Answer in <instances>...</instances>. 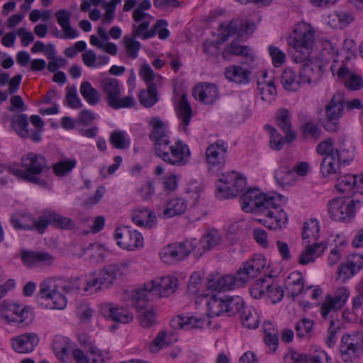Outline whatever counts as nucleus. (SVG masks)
I'll return each instance as SVG.
<instances>
[{
    "label": "nucleus",
    "mask_w": 363,
    "mask_h": 363,
    "mask_svg": "<svg viewBox=\"0 0 363 363\" xmlns=\"http://www.w3.org/2000/svg\"><path fill=\"white\" fill-rule=\"evenodd\" d=\"M314 33L306 25L299 26L294 30L288 38V44L294 49L292 56L294 62L301 63L309 58L315 42Z\"/></svg>",
    "instance_id": "f257e3e1"
},
{
    "label": "nucleus",
    "mask_w": 363,
    "mask_h": 363,
    "mask_svg": "<svg viewBox=\"0 0 363 363\" xmlns=\"http://www.w3.org/2000/svg\"><path fill=\"white\" fill-rule=\"evenodd\" d=\"M153 283H145L143 287L135 290L132 294L131 302L138 312L140 325L145 328L152 327L156 324L154 309L148 307L147 301L152 300L151 293L154 289Z\"/></svg>",
    "instance_id": "f03ea898"
},
{
    "label": "nucleus",
    "mask_w": 363,
    "mask_h": 363,
    "mask_svg": "<svg viewBox=\"0 0 363 363\" xmlns=\"http://www.w3.org/2000/svg\"><path fill=\"white\" fill-rule=\"evenodd\" d=\"M284 198L281 194L269 195L260 191L257 212L263 213L272 220V225L274 226L270 225L269 228H281L288 221L287 214L279 203Z\"/></svg>",
    "instance_id": "7ed1b4c3"
},
{
    "label": "nucleus",
    "mask_w": 363,
    "mask_h": 363,
    "mask_svg": "<svg viewBox=\"0 0 363 363\" xmlns=\"http://www.w3.org/2000/svg\"><path fill=\"white\" fill-rule=\"evenodd\" d=\"M125 267L122 264H111L100 270L97 277L87 279L84 290L93 294L103 288H108L114 281L124 274Z\"/></svg>",
    "instance_id": "20e7f679"
},
{
    "label": "nucleus",
    "mask_w": 363,
    "mask_h": 363,
    "mask_svg": "<svg viewBox=\"0 0 363 363\" xmlns=\"http://www.w3.org/2000/svg\"><path fill=\"white\" fill-rule=\"evenodd\" d=\"M100 88L106 95L107 104L114 109L131 107L133 98L126 96L121 98L120 82L115 78H104L100 81Z\"/></svg>",
    "instance_id": "39448f33"
},
{
    "label": "nucleus",
    "mask_w": 363,
    "mask_h": 363,
    "mask_svg": "<svg viewBox=\"0 0 363 363\" xmlns=\"http://www.w3.org/2000/svg\"><path fill=\"white\" fill-rule=\"evenodd\" d=\"M359 198L347 201L343 198H336L328 202V212L336 221L350 222L355 216V203H359Z\"/></svg>",
    "instance_id": "423d86ee"
},
{
    "label": "nucleus",
    "mask_w": 363,
    "mask_h": 363,
    "mask_svg": "<svg viewBox=\"0 0 363 363\" xmlns=\"http://www.w3.org/2000/svg\"><path fill=\"white\" fill-rule=\"evenodd\" d=\"M247 281L244 274L238 269L235 275L227 274L223 277L210 275L207 279L206 286L213 291L232 290L245 286Z\"/></svg>",
    "instance_id": "0eeeda50"
},
{
    "label": "nucleus",
    "mask_w": 363,
    "mask_h": 363,
    "mask_svg": "<svg viewBox=\"0 0 363 363\" xmlns=\"http://www.w3.org/2000/svg\"><path fill=\"white\" fill-rule=\"evenodd\" d=\"M114 238L117 241V245L127 250H135L143 246L142 234L128 226L117 228L115 230Z\"/></svg>",
    "instance_id": "6e6552de"
},
{
    "label": "nucleus",
    "mask_w": 363,
    "mask_h": 363,
    "mask_svg": "<svg viewBox=\"0 0 363 363\" xmlns=\"http://www.w3.org/2000/svg\"><path fill=\"white\" fill-rule=\"evenodd\" d=\"M153 125V131L150 135V138L155 143L156 155L165 161L168 152L171 148L170 141L164 130L163 122L155 118L151 121Z\"/></svg>",
    "instance_id": "1a4fd4ad"
},
{
    "label": "nucleus",
    "mask_w": 363,
    "mask_h": 363,
    "mask_svg": "<svg viewBox=\"0 0 363 363\" xmlns=\"http://www.w3.org/2000/svg\"><path fill=\"white\" fill-rule=\"evenodd\" d=\"M11 223L16 230H36L40 234L45 232V223H44L43 213L35 218L27 212L16 213L11 216Z\"/></svg>",
    "instance_id": "9d476101"
},
{
    "label": "nucleus",
    "mask_w": 363,
    "mask_h": 363,
    "mask_svg": "<svg viewBox=\"0 0 363 363\" xmlns=\"http://www.w3.org/2000/svg\"><path fill=\"white\" fill-rule=\"evenodd\" d=\"M350 296V291L345 287L339 288L334 296L328 295L320 308V314L326 318L331 311H336L342 308Z\"/></svg>",
    "instance_id": "9b49d317"
},
{
    "label": "nucleus",
    "mask_w": 363,
    "mask_h": 363,
    "mask_svg": "<svg viewBox=\"0 0 363 363\" xmlns=\"http://www.w3.org/2000/svg\"><path fill=\"white\" fill-rule=\"evenodd\" d=\"M193 250L190 242L174 243L165 247L160 252L164 262L171 263L173 260H179L186 257Z\"/></svg>",
    "instance_id": "f8f14e48"
},
{
    "label": "nucleus",
    "mask_w": 363,
    "mask_h": 363,
    "mask_svg": "<svg viewBox=\"0 0 363 363\" xmlns=\"http://www.w3.org/2000/svg\"><path fill=\"white\" fill-rule=\"evenodd\" d=\"M303 62L299 73L301 84H317L324 72L323 65L319 61H311L309 59Z\"/></svg>",
    "instance_id": "ddd939ff"
},
{
    "label": "nucleus",
    "mask_w": 363,
    "mask_h": 363,
    "mask_svg": "<svg viewBox=\"0 0 363 363\" xmlns=\"http://www.w3.org/2000/svg\"><path fill=\"white\" fill-rule=\"evenodd\" d=\"M51 281L45 280L40 285L38 296L52 301L50 308L52 309L62 310L67 306V298L65 295L51 289Z\"/></svg>",
    "instance_id": "4468645a"
},
{
    "label": "nucleus",
    "mask_w": 363,
    "mask_h": 363,
    "mask_svg": "<svg viewBox=\"0 0 363 363\" xmlns=\"http://www.w3.org/2000/svg\"><path fill=\"white\" fill-rule=\"evenodd\" d=\"M101 313L107 319L123 324L129 323L133 320V315L128 308L117 306L112 303L103 305Z\"/></svg>",
    "instance_id": "2eb2a0df"
},
{
    "label": "nucleus",
    "mask_w": 363,
    "mask_h": 363,
    "mask_svg": "<svg viewBox=\"0 0 363 363\" xmlns=\"http://www.w3.org/2000/svg\"><path fill=\"white\" fill-rule=\"evenodd\" d=\"M21 162L30 177L39 175L45 169H48L45 158L43 155L34 152H29L22 157Z\"/></svg>",
    "instance_id": "dca6fc26"
},
{
    "label": "nucleus",
    "mask_w": 363,
    "mask_h": 363,
    "mask_svg": "<svg viewBox=\"0 0 363 363\" xmlns=\"http://www.w3.org/2000/svg\"><path fill=\"white\" fill-rule=\"evenodd\" d=\"M178 282L177 277L169 276L160 278V281H150V283H153L155 285L151 293V298L153 299L155 296L166 297L172 294L177 289Z\"/></svg>",
    "instance_id": "f3484780"
},
{
    "label": "nucleus",
    "mask_w": 363,
    "mask_h": 363,
    "mask_svg": "<svg viewBox=\"0 0 363 363\" xmlns=\"http://www.w3.org/2000/svg\"><path fill=\"white\" fill-rule=\"evenodd\" d=\"M193 96L205 104H213L218 97V91L216 85L210 83L199 84L194 87Z\"/></svg>",
    "instance_id": "a211bd4d"
},
{
    "label": "nucleus",
    "mask_w": 363,
    "mask_h": 363,
    "mask_svg": "<svg viewBox=\"0 0 363 363\" xmlns=\"http://www.w3.org/2000/svg\"><path fill=\"white\" fill-rule=\"evenodd\" d=\"M267 260L262 255H255L251 259L245 262L239 268L247 282L257 277L266 267Z\"/></svg>",
    "instance_id": "6ab92c4d"
},
{
    "label": "nucleus",
    "mask_w": 363,
    "mask_h": 363,
    "mask_svg": "<svg viewBox=\"0 0 363 363\" xmlns=\"http://www.w3.org/2000/svg\"><path fill=\"white\" fill-rule=\"evenodd\" d=\"M171 148L164 162L178 166L184 164L186 163L185 157L190 155V150L187 145L178 140L171 145Z\"/></svg>",
    "instance_id": "aec40b11"
},
{
    "label": "nucleus",
    "mask_w": 363,
    "mask_h": 363,
    "mask_svg": "<svg viewBox=\"0 0 363 363\" xmlns=\"http://www.w3.org/2000/svg\"><path fill=\"white\" fill-rule=\"evenodd\" d=\"M13 350L18 353H29L34 350L38 343V337L35 333L21 335L11 340Z\"/></svg>",
    "instance_id": "412c9836"
},
{
    "label": "nucleus",
    "mask_w": 363,
    "mask_h": 363,
    "mask_svg": "<svg viewBox=\"0 0 363 363\" xmlns=\"http://www.w3.org/2000/svg\"><path fill=\"white\" fill-rule=\"evenodd\" d=\"M43 217L44 223H45V230L48 225H52L55 228L64 230H70L74 227L73 220L52 211L46 210L43 211Z\"/></svg>",
    "instance_id": "4be33fe9"
},
{
    "label": "nucleus",
    "mask_w": 363,
    "mask_h": 363,
    "mask_svg": "<svg viewBox=\"0 0 363 363\" xmlns=\"http://www.w3.org/2000/svg\"><path fill=\"white\" fill-rule=\"evenodd\" d=\"M345 106L344 95L337 92L332 97L325 106V116L328 120L338 121L343 113Z\"/></svg>",
    "instance_id": "5701e85b"
},
{
    "label": "nucleus",
    "mask_w": 363,
    "mask_h": 363,
    "mask_svg": "<svg viewBox=\"0 0 363 363\" xmlns=\"http://www.w3.org/2000/svg\"><path fill=\"white\" fill-rule=\"evenodd\" d=\"M223 57L228 59L231 55L242 56L245 58L242 64H248L254 61L255 55L252 49L246 45H241L238 40H233L230 44L223 50Z\"/></svg>",
    "instance_id": "b1692460"
},
{
    "label": "nucleus",
    "mask_w": 363,
    "mask_h": 363,
    "mask_svg": "<svg viewBox=\"0 0 363 363\" xmlns=\"http://www.w3.org/2000/svg\"><path fill=\"white\" fill-rule=\"evenodd\" d=\"M205 319L189 315H179L174 317L171 320V325L174 329H198L202 328Z\"/></svg>",
    "instance_id": "393cba45"
},
{
    "label": "nucleus",
    "mask_w": 363,
    "mask_h": 363,
    "mask_svg": "<svg viewBox=\"0 0 363 363\" xmlns=\"http://www.w3.org/2000/svg\"><path fill=\"white\" fill-rule=\"evenodd\" d=\"M310 242V240L307 241L308 244L298 256V262L302 265L313 262L316 258L323 253L326 247L323 242H314L309 244Z\"/></svg>",
    "instance_id": "a878e982"
},
{
    "label": "nucleus",
    "mask_w": 363,
    "mask_h": 363,
    "mask_svg": "<svg viewBox=\"0 0 363 363\" xmlns=\"http://www.w3.org/2000/svg\"><path fill=\"white\" fill-rule=\"evenodd\" d=\"M71 13L66 9H60L55 13L57 23L63 30V38L72 39L79 36L78 31L70 25Z\"/></svg>",
    "instance_id": "bb28decb"
},
{
    "label": "nucleus",
    "mask_w": 363,
    "mask_h": 363,
    "mask_svg": "<svg viewBox=\"0 0 363 363\" xmlns=\"http://www.w3.org/2000/svg\"><path fill=\"white\" fill-rule=\"evenodd\" d=\"M291 114L286 108L277 111L276 120L279 127L286 133V141L291 143L296 138V133L291 130Z\"/></svg>",
    "instance_id": "cd10ccee"
},
{
    "label": "nucleus",
    "mask_w": 363,
    "mask_h": 363,
    "mask_svg": "<svg viewBox=\"0 0 363 363\" xmlns=\"http://www.w3.org/2000/svg\"><path fill=\"white\" fill-rule=\"evenodd\" d=\"M21 258L28 266H34L38 264H51L54 260V257L48 252L28 250L22 251Z\"/></svg>",
    "instance_id": "c85d7f7f"
},
{
    "label": "nucleus",
    "mask_w": 363,
    "mask_h": 363,
    "mask_svg": "<svg viewBox=\"0 0 363 363\" xmlns=\"http://www.w3.org/2000/svg\"><path fill=\"white\" fill-rule=\"evenodd\" d=\"M260 190L257 188H250L241 197V208L247 213L257 211Z\"/></svg>",
    "instance_id": "c756f323"
},
{
    "label": "nucleus",
    "mask_w": 363,
    "mask_h": 363,
    "mask_svg": "<svg viewBox=\"0 0 363 363\" xmlns=\"http://www.w3.org/2000/svg\"><path fill=\"white\" fill-rule=\"evenodd\" d=\"M131 216L133 223L138 225L152 228L156 224V216L155 213L145 208L133 210Z\"/></svg>",
    "instance_id": "7c9ffc66"
},
{
    "label": "nucleus",
    "mask_w": 363,
    "mask_h": 363,
    "mask_svg": "<svg viewBox=\"0 0 363 363\" xmlns=\"http://www.w3.org/2000/svg\"><path fill=\"white\" fill-rule=\"evenodd\" d=\"M245 183H220L216 188L218 199H232L245 189Z\"/></svg>",
    "instance_id": "2f4dec72"
},
{
    "label": "nucleus",
    "mask_w": 363,
    "mask_h": 363,
    "mask_svg": "<svg viewBox=\"0 0 363 363\" xmlns=\"http://www.w3.org/2000/svg\"><path fill=\"white\" fill-rule=\"evenodd\" d=\"M337 77L340 79H344L345 84L347 88L352 91L358 90L362 86V77L350 72L346 66H341L337 71Z\"/></svg>",
    "instance_id": "473e14b6"
},
{
    "label": "nucleus",
    "mask_w": 363,
    "mask_h": 363,
    "mask_svg": "<svg viewBox=\"0 0 363 363\" xmlns=\"http://www.w3.org/2000/svg\"><path fill=\"white\" fill-rule=\"evenodd\" d=\"M52 348L57 359L64 361L72 349L71 342L67 337L57 335L53 339Z\"/></svg>",
    "instance_id": "72a5a7b5"
},
{
    "label": "nucleus",
    "mask_w": 363,
    "mask_h": 363,
    "mask_svg": "<svg viewBox=\"0 0 363 363\" xmlns=\"http://www.w3.org/2000/svg\"><path fill=\"white\" fill-rule=\"evenodd\" d=\"M178 117L181 119L182 123L180 128L184 131H187V126L192 117V110L187 100L186 94H183L179 103V109L177 112Z\"/></svg>",
    "instance_id": "f704fd0d"
},
{
    "label": "nucleus",
    "mask_w": 363,
    "mask_h": 363,
    "mask_svg": "<svg viewBox=\"0 0 363 363\" xmlns=\"http://www.w3.org/2000/svg\"><path fill=\"white\" fill-rule=\"evenodd\" d=\"M186 209L187 203L184 200L180 198L173 199L167 203L163 216L165 218H169L181 216L186 212Z\"/></svg>",
    "instance_id": "c9c22d12"
},
{
    "label": "nucleus",
    "mask_w": 363,
    "mask_h": 363,
    "mask_svg": "<svg viewBox=\"0 0 363 363\" xmlns=\"http://www.w3.org/2000/svg\"><path fill=\"white\" fill-rule=\"evenodd\" d=\"M250 72L239 66H231L226 68L225 77L236 84H247L249 82Z\"/></svg>",
    "instance_id": "e433bc0d"
},
{
    "label": "nucleus",
    "mask_w": 363,
    "mask_h": 363,
    "mask_svg": "<svg viewBox=\"0 0 363 363\" xmlns=\"http://www.w3.org/2000/svg\"><path fill=\"white\" fill-rule=\"evenodd\" d=\"M80 94L85 101L91 106H95L101 100L100 92L94 88L89 82H83L80 86Z\"/></svg>",
    "instance_id": "4c0bfd02"
},
{
    "label": "nucleus",
    "mask_w": 363,
    "mask_h": 363,
    "mask_svg": "<svg viewBox=\"0 0 363 363\" xmlns=\"http://www.w3.org/2000/svg\"><path fill=\"white\" fill-rule=\"evenodd\" d=\"M363 183H337L336 189L345 194L347 197L358 198V195L363 196Z\"/></svg>",
    "instance_id": "58836bf2"
},
{
    "label": "nucleus",
    "mask_w": 363,
    "mask_h": 363,
    "mask_svg": "<svg viewBox=\"0 0 363 363\" xmlns=\"http://www.w3.org/2000/svg\"><path fill=\"white\" fill-rule=\"evenodd\" d=\"M140 104L147 108H150L158 101L157 86L155 83L149 84L147 90L141 91L139 95Z\"/></svg>",
    "instance_id": "ea45409f"
},
{
    "label": "nucleus",
    "mask_w": 363,
    "mask_h": 363,
    "mask_svg": "<svg viewBox=\"0 0 363 363\" xmlns=\"http://www.w3.org/2000/svg\"><path fill=\"white\" fill-rule=\"evenodd\" d=\"M281 82L285 89L295 91L301 84V79H296V73L290 68L284 70L281 76Z\"/></svg>",
    "instance_id": "a19ab883"
},
{
    "label": "nucleus",
    "mask_w": 363,
    "mask_h": 363,
    "mask_svg": "<svg viewBox=\"0 0 363 363\" xmlns=\"http://www.w3.org/2000/svg\"><path fill=\"white\" fill-rule=\"evenodd\" d=\"M288 279V292L293 298H295L303 290V278L301 274L293 272L289 276Z\"/></svg>",
    "instance_id": "79ce46f5"
},
{
    "label": "nucleus",
    "mask_w": 363,
    "mask_h": 363,
    "mask_svg": "<svg viewBox=\"0 0 363 363\" xmlns=\"http://www.w3.org/2000/svg\"><path fill=\"white\" fill-rule=\"evenodd\" d=\"M225 314L228 316L241 314L242 311L246 308L244 300L240 296H231L225 298Z\"/></svg>",
    "instance_id": "37998d69"
},
{
    "label": "nucleus",
    "mask_w": 363,
    "mask_h": 363,
    "mask_svg": "<svg viewBox=\"0 0 363 363\" xmlns=\"http://www.w3.org/2000/svg\"><path fill=\"white\" fill-rule=\"evenodd\" d=\"M309 165L306 162H301L294 167L293 170L285 168L284 170H279L275 174V179L277 182H281L284 179H289L288 176H290L293 172H296L300 176H306L308 172Z\"/></svg>",
    "instance_id": "c03bdc74"
},
{
    "label": "nucleus",
    "mask_w": 363,
    "mask_h": 363,
    "mask_svg": "<svg viewBox=\"0 0 363 363\" xmlns=\"http://www.w3.org/2000/svg\"><path fill=\"white\" fill-rule=\"evenodd\" d=\"M28 310L29 308L26 306L21 308L18 305H10L8 309L10 313L5 315L4 317L9 322L22 323L28 318L29 314Z\"/></svg>",
    "instance_id": "a18cd8bd"
},
{
    "label": "nucleus",
    "mask_w": 363,
    "mask_h": 363,
    "mask_svg": "<svg viewBox=\"0 0 363 363\" xmlns=\"http://www.w3.org/2000/svg\"><path fill=\"white\" fill-rule=\"evenodd\" d=\"M207 307L208 316H219L225 313V299L213 295L207 302Z\"/></svg>",
    "instance_id": "49530a36"
},
{
    "label": "nucleus",
    "mask_w": 363,
    "mask_h": 363,
    "mask_svg": "<svg viewBox=\"0 0 363 363\" xmlns=\"http://www.w3.org/2000/svg\"><path fill=\"white\" fill-rule=\"evenodd\" d=\"M136 37L133 35H126L123 38V44L125 48V52L128 57L131 59H136L138 52L141 48V44L135 40Z\"/></svg>",
    "instance_id": "de8ad7c7"
},
{
    "label": "nucleus",
    "mask_w": 363,
    "mask_h": 363,
    "mask_svg": "<svg viewBox=\"0 0 363 363\" xmlns=\"http://www.w3.org/2000/svg\"><path fill=\"white\" fill-rule=\"evenodd\" d=\"M11 123L21 138H26L29 136L28 130V121L26 114L21 113L13 116Z\"/></svg>",
    "instance_id": "09e8293b"
},
{
    "label": "nucleus",
    "mask_w": 363,
    "mask_h": 363,
    "mask_svg": "<svg viewBox=\"0 0 363 363\" xmlns=\"http://www.w3.org/2000/svg\"><path fill=\"white\" fill-rule=\"evenodd\" d=\"M271 277L266 278H260L257 279L250 288V294L255 298H260L266 296V291H267V284L271 282Z\"/></svg>",
    "instance_id": "8fccbe9b"
},
{
    "label": "nucleus",
    "mask_w": 363,
    "mask_h": 363,
    "mask_svg": "<svg viewBox=\"0 0 363 363\" xmlns=\"http://www.w3.org/2000/svg\"><path fill=\"white\" fill-rule=\"evenodd\" d=\"M265 130L269 131L270 135L269 145L275 150H280L283 148L286 138L284 139L279 133L272 125L267 124L264 125Z\"/></svg>",
    "instance_id": "3c124183"
},
{
    "label": "nucleus",
    "mask_w": 363,
    "mask_h": 363,
    "mask_svg": "<svg viewBox=\"0 0 363 363\" xmlns=\"http://www.w3.org/2000/svg\"><path fill=\"white\" fill-rule=\"evenodd\" d=\"M242 325L249 329H255L259 326V317L257 313L252 312L250 308H245L240 315Z\"/></svg>",
    "instance_id": "603ef678"
},
{
    "label": "nucleus",
    "mask_w": 363,
    "mask_h": 363,
    "mask_svg": "<svg viewBox=\"0 0 363 363\" xmlns=\"http://www.w3.org/2000/svg\"><path fill=\"white\" fill-rule=\"evenodd\" d=\"M319 225L316 220H311L305 222L302 231V238L303 240L311 238L316 241L319 237Z\"/></svg>",
    "instance_id": "864d4df0"
},
{
    "label": "nucleus",
    "mask_w": 363,
    "mask_h": 363,
    "mask_svg": "<svg viewBox=\"0 0 363 363\" xmlns=\"http://www.w3.org/2000/svg\"><path fill=\"white\" fill-rule=\"evenodd\" d=\"M76 160H61L52 164L53 172L59 177H63L69 173L76 166Z\"/></svg>",
    "instance_id": "5fc2aeb1"
},
{
    "label": "nucleus",
    "mask_w": 363,
    "mask_h": 363,
    "mask_svg": "<svg viewBox=\"0 0 363 363\" xmlns=\"http://www.w3.org/2000/svg\"><path fill=\"white\" fill-rule=\"evenodd\" d=\"M110 143L117 149H125L130 145L129 139L126 138L125 133L121 130H115L111 133Z\"/></svg>",
    "instance_id": "6e6d98bb"
},
{
    "label": "nucleus",
    "mask_w": 363,
    "mask_h": 363,
    "mask_svg": "<svg viewBox=\"0 0 363 363\" xmlns=\"http://www.w3.org/2000/svg\"><path fill=\"white\" fill-rule=\"evenodd\" d=\"M313 322L309 319L303 318L298 321L295 325V330L298 337L309 338L310 333L313 330Z\"/></svg>",
    "instance_id": "4d7b16f0"
},
{
    "label": "nucleus",
    "mask_w": 363,
    "mask_h": 363,
    "mask_svg": "<svg viewBox=\"0 0 363 363\" xmlns=\"http://www.w3.org/2000/svg\"><path fill=\"white\" fill-rule=\"evenodd\" d=\"M206 158L208 164H218L223 162V158L225 155V152H223L220 150H218L214 145H211L206 152Z\"/></svg>",
    "instance_id": "13d9d810"
},
{
    "label": "nucleus",
    "mask_w": 363,
    "mask_h": 363,
    "mask_svg": "<svg viewBox=\"0 0 363 363\" xmlns=\"http://www.w3.org/2000/svg\"><path fill=\"white\" fill-rule=\"evenodd\" d=\"M268 289L266 291L267 296L273 303H277L281 301L284 296V290L277 284L270 282L267 284Z\"/></svg>",
    "instance_id": "bf43d9fd"
},
{
    "label": "nucleus",
    "mask_w": 363,
    "mask_h": 363,
    "mask_svg": "<svg viewBox=\"0 0 363 363\" xmlns=\"http://www.w3.org/2000/svg\"><path fill=\"white\" fill-rule=\"evenodd\" d=\"M221 240V238L217 231H213L203 236L200 243L205 250H210L217 246Z\"/></svg>",
    "instance_id": "052dcab7"
},
{
    "label": "nucleus",
    "mask_w": 363,
    "mask_h": 363,
    "mask_svg": "<svg viewBox=\"0 0 363 363\" xmlns=\"http://www.w3.org/2000/svg\"><path fill=\"white\" fill-rule=\"evenodd\" d=\"M138 194L141 199L144 201L152 199L154 195L157 194V184L155 183H144L138 189Z\"/></svg>",
    "instance_id": "680f3d73"
},
{
    "label": "nucleus",
    "mask_w": 363,
    "mask_h": 363,
    "mask_svg": "<svg viewBox=\"0 0 363 363\" xmlns=\"http://www.w3.org/2000/svg\"><path fill=\"white\" fill-rule=\"evenodd\" d=\"M331 157L339 164H347L353 160L352 153L345 149L332 150Z\"/></svg>",
    "instance_id": "e2e57ef3"
},
{
    "label": "nucleus",
    "mask_w": 363,
    "mask_h": 363,
    "mask_svg": "<svg viewBox=\"0 0 363 363\" xmlns=\"http://www.w3.org/2000/svg\"><path fill=\"white\" fill-rule=\"evenodd\" d=\"M337 273L338 279L345 282L352 277L357 273V272L353 267H352L350 264L347 260L345 262L342 263L339 266Z\"/></svg>",
    "instance_id": "0e129e2a"
},
{
    "label": "nucleus",
    "mask_w": 363,
    "mask_h": 363,
    "mask_svg": "<svg viewBox=\"0 0 363 363\" xmlns=\"http://www.w3.org/2000/svg\"><path fill=\"white\" fill-rule=\"evenodd\" d=\"M272 324L270 323L264 324V341L269 346L272 347L275 351L279 345V338L276 333L270 332Z\"/></svg>",
    "instance_id": "69168bd1"
},
{
    "label": "nucleus",
    "mask_w": 363,
    "mask_h": 363,
    "mask_svg": "<svg viewBox=\"0 0 363 363\" xmlns=\"http://www.w3.org/2000/svg\"><path fill=\"white\" fill-rule=\"evenodd\" d=\"M269 53L272 57L273 65L275 67H280L286 60L285 53L278 47L270 45L268 48Z\"/></svg>",
    "instance_id": "338daca9"
},
{
    "label": "nucleus",
    "mask_w": 363,
    "mask_h": 363,
    "mask_svg": "<svg viewBox=\"0 0 363 363\" xmlns=\"http://www.w3.org/2000/svg\"><path fill=\"white\" fill-rule=\"evenodd\" d=\"M360 352L358 345L354 347L343 346L340 348V352L342 359L345 362H351L354 357H356Z\"/></svg>",
    "instance_id": "774afa93"
}]
</instances>
